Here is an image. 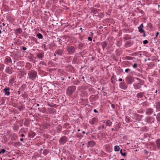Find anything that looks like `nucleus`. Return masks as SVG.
Wrapping results in <instances>:
<instances>
[{
  "label": "nucleus",
  "mask_w": 160,
  "mask_h": 160,
  "mask_svg": "<svg viewBox=\"0 0 160 160\" xmlns=\"http://www.w3.org/2000/svg\"><path fill=\"white\" fill-rule=\"evenodd\" d=\"M62 127L59 125L56 128L57 132L58 133H59L62 130Z\"/></svg>",
  "instance_id": "obj_28"
},
{
  "label": "nucleus",
  "mask_w": 160,
  "mask_h": 160,
  "mask_svg": "<svg viewBox=\"0 0 160 160\" xmlns=\"http://www.w3.org/2000/svg\"><path fill=\"white\" fill-rule=\"evenodd\" d=\"M24 108V107L22 105L20 106H19L18 107V109L19 110V111H21L22 109Z\"/></svg>",
  "instance_id": "obj_47"
},
{
  "label": "nucleus",
  "mask_w": 160,
  "mask_h": 160,
  "mask_svg": "<svg viewBox=\"0 0 160 160\" xmlns=\"http://www.w3.org/2000/svg\"><path fill=\"white\" fill-rule=\"evenodd\" d=\"M101 45L103 50H104L105 48L107 46V44L106 42H102Z\"/></svg>",
  "instance_id": "obj_27"
},
{
  "label": "nucleus",
  "mask_w": 160,
  "mask_h": 160,
  "mask_svg": "<svg viewBox=\"0 0 160 160\" xmlns=\"http://www.w3.org/2000/svg\"><path fill=\"white\" fill-rule=\"evenodd\" d=\"M80 82V81H79L78 80H77L73 82V84L74 85H78Z\"/></svg>",
  "instance_id": "obj_36"
},
{
  "label": "nucleus",
  "mask_w": 160,
  "mask_h": 160,
  "mask_svg": "<svg viewBox=\"0 0 160 160\" xmlns=\"http://www.w3.org/2000/svg\"><path fill=\"white\" fill-rule=\"evenodd\" d=\"M136 78L137 79V80L138 81V83H144V81L140 79L139 78Z\"/></svg>",
  "instance_id": "obj_43"
},
{
  "label": "nucleus",
  "mask_w": 160,
  "mask_h": 160,
  "mask_svg": "<svg viewBox=\"0 0 160 160\" xmlns=\"http://www.w3.org/2000/svg\"><path fill=\"white\" fill-rule=\"evenodd\" d=\"M12 68H10L9 67H7L6 68V71L7 73L9 74H11L12 73Z\"/></svg>",
  "instance_id": "obj_19"
},
{
  "label": "nucleus",
  "mask_w": 160,
  "mask_h": 160,
  "mask_svg": "<svg viewBox=\"0 0 160 160\" xmlns=\"http://www.w3.org/2000/svg\"><path fill=\"white\" fill-rule=\"evenodd\" d=\"M136 78L137 79V80L138 81V83H144V81L140 79L139 78Z\"/></svg>",
  "instance_id": "obj_41"
},
{
  "label": "nucleus",
  "mask_w": 160,
  "mask_h": 160,
  "mask_svg": "<svg viewBox=\"0 0 160 160\" xmlns=\"http://www.w3.org/2000/svg\"><path fill=\"white\" fill-rule=\"evenodd\" d=\"M91 10V13H93L94 15L97 16V15H96V13L97 12L98 9H96L94 8H92L90 9Z\"/></svg>",
  "instance_id": "obj_15"
},
{
  "label": "nucleus",
  "mask_w": 160,
  "mask_h": 160,
  "mask_svg": "<svg viewBox=\"0 0 160 160\" xmlns=\"http://www.w3.org/2000/svg\"><path fill=\"white\" fill-rule=\"evenodd\" d=\"M144 84V83H136L133 84V87L135 89L137 90L140 89L142 86Z\"/></svg>",
  "instance_id": "obj_7"
},
{
  "label": "nucleus",
  "mask_w": 160,
  "mask_h": 160,
  "mask_svg": "<svg viewBox=\"0 0 160 160\" xmlns=\"http://www.w3.org/2000/svg\"><path fill=\"white\" fill-rule=\"evenodd\" d=\"M133 44V42L130 41H127L126 42L125 45L127 47H130Z\"/></svg>",
  "instance_id": "obj_26"
},
{
  "label": "nucleus",
  "mask_w": 160,
  "mask_h": 160,
  "mask_svg": "<svg viewBox=\"0 0 160 160\" xmlns=\"http://www.w3.org/2000/svg\"><path fill=\"white\" fill-rule=\"evenodd\" d=\"M70 126L69 124L67 122H66L64 123V126H63V127L64 128H70Z\"/></svg>",
  "instance_id": "obj_30"
},
{
  "label": "nucleus",
  "mask_w": 160,
  "mask_h": 160,
  "mask_svg": "<svg viewBox=\"0 0 160 160\" xmlns=\"http://www.w3.org/2000/svg\"><path fill=\"white\" fill-rule=\"evenodd\" d=\"M153 112V110L151 108H148L146 109L145 113L148 115H149L152 114Z\"/></svg>",
  "instance_id": "obj_11"
},
{
  "label": "nucleus",
  "mask_w": 160,
  "mask_h": 160,
  "mask_svg": "<svg viewBox=\"0 0 160 160\" xmlns=\"http://www.w3.org/2000/svg\"><path fill=\"white\" fill-rule=\"evenodd\" d=\"M85 53H86V51L84 50L82 52H79V54L80 55H81V56H82V55H84Z\"/></svg>",
  "instance_id": "obj_58"
},
{
  "label": "nucleus",
  "mask_w": 160,
  "mask_h": 160,
  "mask_svg": "<svg viewBox=\"0 0 160 160\" xmlns=\"http://www.w3.org/2000/svg\"><path fill=\"white\" fill-rule=\"evenodd\" d=\"M49 152V151L47 149H44L43 151V154L44 155H46L48 154Z\"/></svg>",
  "instance_id": "obj_37"
},
{
  "label": "nucleus",
  "mask_w": 160,
  "mask_h": 160,
  "mask_svg": "<svg viewBox=\"0 0 160 160\" xmlns=\"http://www.w3.org/2000/svg\"><path fill=\"white\" fill-rule=\"evenodd\" d=\"M55 53L59 56H62L63 53V50L62 49H57L55 52Z\"/></svg>",
  "instance_id": "obj_10"
},
{
  "label": "nucleus",
  "mask_w": 160,
  "mask_h": 160,
  "mask_svg": "<svg viewBox=\"0 0 160 160\" xmlns=\"http://www.w3.org/2000/svg\"><path fill=\"white\" fill-rule=\"evenodd\" d=\"M37 57L39 59L42 60L44 57L43 54L42 53H38L37 54Z\"/></svg>",
  "instance_id": "obj_24"
},
{
  "label": "nucleus",
  "mask_w": 160,
  "mask_h": 160,
  "mask_svg": "<svg viewBox=\"0 0 160 160\" xmlns=\"http://www.w3.org/2000/svg\"><path fill=\"white\" fill-rule=\"evenodd\" d=\"M40 64H42V65L44 66H46L47 65L46 63L44 61H41L40 63Z\"/></svg>",
  "instance_id": "obj_48"
},
{
  "label": "nucleus",
  "mask_w": 160,
  "mask_h": 160,
  "mask_svg": "<svg viewBox=\"0 0 160 160\" xmlns=\"http://www.w3.org/2000/svg\"><path fill=\"white\" fill-rule=\"evenodd\" d=\"M15 144L16 145L20 146L21 145V144L20 143V142H15Z\"/></svg>",
  "instance_id": "obj_63"
},
{
  "label": "nucleus",
  "mask_w": 160,
  "mask_h": 160,
  "mask_svg": "<svg viewBox=\"0 0 160 160\" xmlns=\"http://www.w3.org/2000/svg\"><path fill=\"white\" fill-rule=\"evenodd\" d=\"M137 9L138 10L139 12L143 14H144V12L142 10L138 8H137Z\"/></svg>",
  "instance_id": "obj_53"
},
{
  "label": "nucleus",
  "mask_w": 160,
  "mask_h": 160,
  "mask_svg": "<svg viewBox=\"0 0 160 160\" xmlns=\"http://www.w3.org/2000/svg\"><path fill=\"white\" fill-rule=\"evenodd\" d=\"M142 105L143 106L146 107L148 106L149 105V104L147 102H144L142 103Z\"/></svg>",
  "instance_id": "obj_44"
},
{
  "label": "nucleus",
  "mask_w": 160,
  "mask_h": 160,
  "mask_svg": "<svg viewBox=\"0 0 160 160\" xmlns=\"http://www.w3.org/2000/svg\"><path fill=\"white\" fill-rule=\"evenodd\" d=\"M3 7L4 8H5V9L7 11L8 10V6L5 5L3 6Z\"/></svg>",
  "instance_id": "obj_64"
},
{
  "label": "nucleus",
  "mask_w": 160,
  "mask_h": 160,
  "mask_svg": "<svg viewBox=\"0 0 160 160\" xmlns=\"http://www.w3.org/2000/svg\"><path fill=\"white\" fill-rule=\"evenodd\" d=\"M133 58L130 56H126L125 57V59L127 60H130L132 59Z\"/></svg>",
  "instance_id": "obj_50"
},
{
  "label": "nucleus",
  "mask_w": 160,
  "mask_h": 160,
  "mask_svg": "<svg viewBox=\"0 0 160 160\" xmlns=\"http://www.w3.org/2000/svg\"><path fill=\"white\" fill-rule=\"evenodd\" d=\"M26 85L25 84H23L20 87V89L22 90H23L25 88V86Z\"/></svg>",
  "instance_id": "obj_57"
},
{
  "label": "nucleus",
  "mask_w": 160,
  "mask_h": 160,
  "mask_svg": "<svg viewBox=\"0 0 160 160\" xmlns=\"http://www.w3.org/2000/svg\"><path fill=\"white\" fill-rule=\"evenodd\" d=\"M10 88L8 87H6V88L3 89V91L5 92V95L9 96L10 95V92L9 90H10Z\"/></svg>",
  "instance_id": "obj_12"
},
{
  "label": "nucleus",
  "mask_w": 160,
  "mask_h": 160,
  "mask_svg": "<svg viewBox=\"0 0 160 160\" xmlns=\"http://www.w3.org/2000/svg\"><path fill=\"white\" fill-rule=\"evenodd\" d=\"M155 142L157 148L160 149V139H158L156 140Z\"/></svg>",
  "instance_id": "obj_20"
},
{
  "label": "nucleus",
  "mask_w": 160,
  "mask_h": 160,
  "mask_svg": "<svg viewBox=\"0 0 160 160\" xmlns=\"http://www.w3.org/2000/svg\"><path fill=\"white\" fill-rule=\"evenodd\" d=\"M6 152V150L5 149H3L0 151V154H3Z\"/></svg>",
  "instance_id": "obj_54"
},
{
  "label": "nucleus",
  "mask_w": 160,
  "mask_h": 160,
  "mask_svg": "<svg viewBox=\"0 0 160 160\" xmlns=\"http://www.w3.org/2000/svg\"><path fill=\"white\" fill-rule=\"evenodd\" d=\"M19 128V127L18 126H15V125H14V130H18Z\"/></svg>",
  "instance_id": "obj_60"
},
{
  "label": "nucleus",
  "mask_w": 160,
  "mask_h": 160,
  "mask_svg": "<svg viewBox=\"0 0 160 160\" xmlns=\"http://www.w3.org/2000/svg\"><path fill=\"white\" fill-rule=\"evenodd\" d=\"M119 87L121 88L124 90H126L128 88L127 85L124 82H121L120 83Z\"/></svg>",
  "instance_id": "obj_8"
},
{
  "label": "nucleus",
  "mask_w": 160,
  "mask_h": 160,
  "mask_svg": "<svg viewBox=\"0 0 160 160\" xmlns=\"http://www.w3.org/2000/svg\"><path fill=\"white\" fill-rule=\"evenodd\" d=\"M14 81V78H12L9 80V82L10 84H13Z\"/></svg>",
  "instance_id": "obj_39"
},
{
  "label": "nucleus",
  "mask_w": 160,
  "mask_h": 160,
  "mask_svg": "<svg viewBox=\"0 0 160 160\" xmlns=\"http://www.w3.org/2000/svg\"><path fill=\"white\" fill-rule=\"evenodd\" d=\"M19 74H21L22 76H23L24 75H26V73L25 72L22 71H20Z\"/></svg>",
  "instance_id": "obj_51"
},
{
  "label": "nucleus",
  "mask_w": 160,
  "mask_h": 160,
  "mask_svg": "<svg viewBox=\"0 0 160 160\" xmlns=\"http://www.w3.org/2000/svg\"><path fill=\"white\" fill-rule=\"evenodd\" d=\"M39 72L40 73V74H42L43 75H44L45 73H46L45 72L41 70H39Z\"/></svg>",
  "instance_id": "obj_49"
},
{
  "label": "nucleus",
  "mask_w": 160,
  "mask_h": 160,
  "mask_svg": "<svg viewBox=\"0 0 160 160\" xmlns=\"http://www.w3.org/2000/svg\"><path fill=\"white\" fill-rule=\"evenodd\" d=\"M22 32V28H19L16 30L15 32V33L16 34H18L21 33Z\"/></svg>",
  "instance_id": "obj_22"
},
{
  "label": "nucleus",
  "mask_w": 160,
  "mask_h": 160,
  "mask_svg": "<svg viewBox=\"0 0 160 160\" xmlns=\"http://www.w3.org/2000/svg\"><path fill=\"white\" fill-rule=\"evenodd\" d=\"M153 118L151 117H148L146 118L147 122L149 123H152L154 122V121H152Z\"/></svg>",
  "instance_id": "obj_14"
},
{
  "label": "nucleus",
  "mask_w": 160,
  "mask_h": 160,
  "mask_svg": "<svg viewBox=\"0 0 160 160\" xmlns=\"http://www.w3.org/2000/svg\"><path fill=\"white\" fill-rule=\"evenodd\" d=\"M38 73L36 71L33 70H31L28 73V78L30 80L34 81L36 78H38Z\"/></svg>",
  "instance_id": "obj_1"
},
{
  "label": "nucleus",
  "mask_w": 160,
  "mask_h": 160,
  "mask_svg": "<svg viewBox=\"0 0 160 160\" xmlns=\"http://www.w3.org/2000/svg\"><path fill=\"white\" fill-rule=\"evenodd\" d=\"M136 78L137 79V80L138 81V83H144V81L140 79L139 78Z\"/></svg>",
  "instance_id": "obj_42"
},
{
  "label": "nucleus",
  "mask_w": 160,
  "mask_h": 160,
  "mask_svg": "<svg viewBox=\"0 0 160 160\" xmlns=\"http://www.w3.org/2000/svg\"><path fill=\"white\" fill-rule=\"evenodd\" d=\"M148 27L150 28V30H152L153 28V27L152 24L151 23H149L148 24Z\"/></svg>",
  "instance_id": "obj_34"
},
{
  "label": "nucleus",
  "mask_w": 160,
  "mask_h": 160,
  "mask_svg": "<svg viewBox=\"0 0 160 160\" xmlns=\"http://www.w3.org/2000/svg\"><path fill=\"white\" fill-rule=\"evenodd\" d=\"M4 65L3 64L0 63V71H2L4 69Z\"/></svg>",
  "instance_id": "obj_45"
},
{
  "label": "nucleus",
  "mask_w": 160,
  "mask_h": 160,
  "mask_svg": "<svg viewBox=\"0 0 160 160\" xmlns=\"http://www.w3.org/2000/svg\"><path fill=\"white\" fill-rule=\"evenodd\" d=\"M125 120L126 122L128 123H129L131 122V120L128 117H126L125 118Z\"/></svg>",
  "instance_id": "obj_56"
},
{
  "label": "nucleus",
  "mask_w": 160,
  "mask_h": 160,
  "mask_svg": "<svg viewBox=\"0 0 160 160\" xmlns=\"http://www.w3.org/2000/svg\"><path fill=\"white\" fill-rule=\"evenodd\" d=\"M28 135L29 138H33L35 135L36 134L35 132H31L28 134Z\"/></svg>",
  "instance_id": "obj_25"
},
{
  "label": "nucleus",
  "mask_w": 160,
  "mask_h": 160,
  "mask_svg": "<svg viewBox=\"0 0 160 160\" xmlns=\"http://www.w3.org/2000/svg\"><path fill=\"white\" fill-rule=\"evenodd\" d=\"M143 42L144 44H146L148 43V41L147 40H145L143 41Z\"/></svg>",
  "instance_id": "obj_62"
},
{
  "label": "nucleus",
  "mask_w": 160,
  "mask_h": 160,
  "mask_svg": "<svg viewBox=\"0 0 160 160\" xmlns=\"http://www.w3.org/2000/svg\"><path fill=\"white\" fill-rule=\"evenodd\" d=\"M131 71V69L129 68H127L125 69V71L126 72L128 73Z\"/></svg>",
  "instance_id": "obj_59"
},
{
  "label": "nucleus",
  "mask_w": 160,
  "mask_h": 160,
  "mask_svg": "<svg viewBox=\"0 0 160 160\" xmlns=\"http://www.w3.org/2000/svg\"><path fill=\"white\" fill-rule=\"evenodd\" d=\"M106 124L107 126H111L112 122L110 120H108L107 121Z\"/></svg>",
  "instance_id": "obj_38"
},
{
  "label": "nucleus",
  "mask_w": 160,
  "mask_h": 160,
  "mask_svg": "<svg viewBox=\"0 0 160 160\" xmlns=\"http://www.w3.org/2000/svg\"><path fill=\"white\" fill-rule=\"evenodd\" d=\"M76 87L74 86H68L66 90V94L69 96H71L75 92Z\"/></svg>",
  "instance_id": "obj_2"
},
{
  "label": "nucleus",
  "mask_w": 160,
  "mask_h": 160,
  "mask_svg": "<svg viewBox=\"0 0 160 160\" xmlns=\"http://www.w3.org/2000/svg\"><path fill=\"white\" fill-rule=\"evenodd\" d=\"M137 64L136 63H134L132 66V67L134 68H137Z\"/></svg>",
  "instance_id": "obj_61"
},
{
  "label": "nucleus",
  "mask_w": 160,
  "mask_h": 160,
  "mask_svg": "<svg viewBox=\"0 0 160 160\" xmlns=\"http://www.w3.org/2000/svg\"><path fill=\"white\" fill-rule=\"evenodd\" d=\"M37 37L39 39H42L43 36L40 33H38L36 35Z\"/></svg>",
  "instance_id": "obj_33"
},
{
  "label": "nucleus",
  "mask_w": 160,
  "mask_h": 160,
  "mask_svg": "<svg viewBox=\"0 0 160 160\" xmlns=\"http://www.w3.org/2000/svg\"><path fill=\"white\" fill-rule=\"evenodd\" d=\"M5 62L6 64H8L9 63H11V64H12V61L11 58L9 57H7L5 59Z\"/></svg>",
  "instance_id": "obj_13"
},
{
  "label": "nucleus",
  "mask_w": 160,
  "mask_h": 160,
  "mask_svg": "<svg viewBox=\"0 0 160 160\" xmlns=\"http://www.w3.org/2000/svg\"><path fill=\"white\" fill-rule=\"evenodd\" d=\"M143 24H141L139 26L138 28V31L141 33H142V32H144V31L143 29Z\"/></svg>",
  "instance_id": "obj_16"
},
{
  "label": "nucleus",
  "mask_w": 160,
  "mask_h": 160,
  "mask_svg": "<svg viewBox=\"0 0 160 160\" xmlns=\"http://www.w3.org/2000/svg\"><path fill=\"white\" fill-rule=\"evenodd\" d=\"M147 96H149L148 98V100H153L155 98V95H153L151 94H149L148 93H147Z\"/></svg>",
  "instance_id": "obj_17"
},
{
  "label": "nucleus",
  "mask_w": 160,
  "mask_h": 160,
  "mask_svg": "<svg viewBox=\"0 0 160 160\" xmlns=\"http://www.w3.org/2000/svg\"><path fill=\"white\" fill-rule=\"evenodd\" d=\"M67 138L65 136L62 137L59 140V142L61 144L63 145L67 141Z\"/></svg>",
  "instance_id": "obj_5"
},
{
  "label": "nucleus",
  "mask_w": 160,
  "mask_h": 160,
  "mask_svg": "<svg viewBox=\"0 0 160 160\" xmlns=\"http://www.w3.org/2000/svg\"><path fill=\"white\" fill-rule=\"evenodd\" d=\"M148 67H150L152 68V67L154 66V64L153 62H151L149 64H148Z\"/></svg>",
  "instance_id": "obj_46"
},
{
  "label": "nucleus",
  "mask_w": 160,
  "mask_h": 160,
  "mask_svg": "<svg viewBox=\"0 0 160 160\" xmlns=\"http://www.w3.org/2000/svg\"><path fill=\"white\" fill-rule=\"evenodd\" d=\"M156 120L158 122H160V112L158 113L157 114Z\"/></svg>",
  "instance_id": "obj_29"
},
{
  "label": "nucleus",
  "mask_w": 160,
  "mask_h": 160,
  "mask_svg": "<svg viewBox=\"0 0 160 160\" xmlns=\"http://www.w3.org/2000/svg\"><path fill=\"white\" fill-rule=\"evenodd\" d=\"M88 144L91 147H93L95 145V142L93 140H92L89 141L88 143Z\"/></svg>",
  "instance_id": "obj_23"
},
{
  "label": "nucleus",
  "mask_w": 160,
  "mask_h": 160,
  "mask_svg": "<svg viewBox=\"0 0 160 160\" xmlns=\"http://www.w3.org/2000/svg\"><path fill=\"white\" fill-rule=\"evenodd\" d=\"M127 82L130 84H131L134 81V78L131 76H128L126 78Z\"/></svg>",
  "instance_id": "obj_4"
},
{
  "label": "nucleus",
  "mask_w": 160,
  "mask_h": 160,
  "mask_svg": "<svg viewBox=\"0 0 160 160\" xmlns=\"http://www.w3.org/2000/svg\"><path fill=\"white\" fill-rule=\"evenodd\" d=\"M76 48L72 45H68L67 47V51L70 55L73 54L75 52Z\"/></svg>",
  "instance_id": "obj_3"
},
{
  "label": "nucleus",
  "mask_w": 160,
  "mask_h": 160,
  "mask_svg": "<svg viewBox=\"0 0 160 160\" xmlns=\"http://www.w3.org/2000/svg\"><path fill=\"white\" fill-rule=\"evenodd\" d=\"M30 121L28 119L26 118L24 123V125L27 127H28L30 124Z\"/></svg>",
  "instance_id": "obj_18"
},
{
  "label": "nucleus",
  "mask_w": 160,
  "mask_h": 160,
  "mask_svg": "<svg viewBox=\"0 0 160 160\" xmlns=\"http://www.w3.org/2000/svg\"><path fill=\"white\" fill-rule=\"evenodd\" d=\"M20 49L22 51V50L23 51H25L27 49V48L24 46L21 47Z\"/></svg>",
  "instance_id": "obj_52"
},
{
  "label": "nucleus",
  "mask_w": 160,
  "mask_h": 160,
  "mask_svg": "<svg viewBox=\"0 0 160 160\" xmlns=\"http://www.w3.org/2000/svg\"><path fill=\"white\" fill-rule=\"evenodd\" d=\"M98 121V119L97 118H93L91 121V124L92 125L94 124L96 122H97Z\"/></svg>",
  "instance_id": "obj_21"
},
{
  "label": "nucleus",
  "mask_w": 160,
  "mask_h": 160,
  "mask_svg": "<svg viewBox=\"0 0 160 160\" xmlns=\"http://www.w3.org/2000/svg\"><path fill=\"white\" fill-rule=\"evenodd\" d=\"M145 93V92H140L137 93L136 94V97L138 98H142L144 96Z\"/></svg>",
  "instance_id": "obj_9"
},
{
  "label": "nucleus",
  "mask_w": 160,
  "mask_h": 160,
  "mask_svg": "<svg viewBox=\"0 0 160 160\" xmlns=\"http://www.w3.org/2000/svg\"><path fill=\"white\" fill-rule=\"evenodd\" d=\"M83 47V44L82 42H79L78 46V49H82V48Z\"/></svg>",
  "instance_id": "obj_32"
},
{
  "label": "nucleus",
  "mask_w": 160,
  "mask_h": 160,
  "mask_svg": "<svg viewBox=\"0 0 160 160\" xmlns=\"http://www.w3.org/2000/svg\"><path fill=\"white\" fill-rule=\"evenodd\" d=\"M144 151L145 152V155H147V156H148V154L149 153L150 154V153H151V152H149L147 150H146V149H145L144 150Z\"/></svg>",
  "instance_id": "obj_55"
},
{
  "label": "nucleus",
  "mask_w": 160,
  "mask_h": 160,
  "mask_svg": "<svg viewBox=\"0 0 160 160\" xmlns=\"http://www.w3.org/2000/svg\"><path fill=\"white\" fill-rule=\"evenodd\" d=\"M114 149L115 151H118L120 150V148L119 146L116 145L115 146Z\"/></svg>",
  "instance_id": "obj_35"
},
{
  "label": "nucleus",
  "mask_w": 160,
  "mask_h": 160,
  "mask_svg": "<svg viewBox=\"0 0 160 160\" xmlns=\"http://www.w3.org/2000/svg\"><path fill=\"white\" fill-rule=\"evenodd\" d=\"M142 118V115L138 114H135L133 115V118L138 121H140Z\"/></svg>",
  "instance_id": "obj_6"
},
{
  "label": "nucleus",
  "mask_w": 160,
  "mask_h": 160,
  "mask_svg": "<svg viewBox=\"0 0 160 160\" xmlns=\"http://www.w3.org/2000/svg\"><path fill=\"white\" fill-rule=\"evenodd\" d=\"M156 108L158 111H160V102H157L156 103Z\"/></svg>",
  "instance_id": "obj_31"
},
{
  "label": "nucleus",
  "mask_w": 160,
  "mask_h": 160,
  "mask_svg": "<svg viewBox=\"0 0 160 160\" xmlns=\"http://www.w3.org/2000/svg\"><path fill=\"white\" fill-rule=\"evenodd\" d=\"M120 153L122 156H125L126 155L127 153L124 152V153L122 152V150L121 149L120 151Z\"/></svg>",
  "instance_id": "obj_40"
}]
</instances>
